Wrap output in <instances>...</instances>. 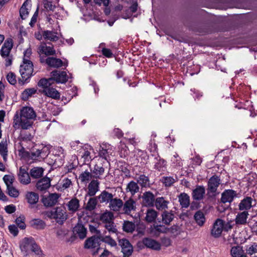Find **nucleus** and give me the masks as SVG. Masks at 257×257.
<instances>
[{"mask_svg": "<svg viewBox=\"0 0 257 257\" xmlns=\"http://www.w3.org/2000/svg\"><path fill=\"white\" fill-rule=\"evenodd\" d=\"M19 71L22 78L18 79V82L20 85H23L26 82H28V80L34 75L33 62L30 60L24 59L20 65Z\"/></svg>", "mask_w": 257, "mask_h": 257, "instance_id": "obj_1", "label": "nucleus"}, {"mask_svg": "<svg viewBox=\"0 0 257 257\" xmlns=\"http://www.w3.org/2000/svg\"><path fill=\"white\" fill-rule=\"evenodd\" d=\"M42 214L50 219H54L59 224H62L67 219L65 209L61 207H57L51 210L44 211Z\"/></svg>", "mask_w": 257, "mask_h": 257, "instance_id": "obj_2", "label": "nucleus"}, {"mask_svg": "<svg viewBox=\"0 0 257 257\" xmlns=\"http://www.w3.org/2000/svg\"><path fill=\"white\" fill-rule=\"evenodd\" d=\"M221 183L220 177L216 175H213L208 179L207 186V196L208 199H215L219 194L217 189Z\"/></svg>", "mask_w": 257, "mask_h": 257, "instance_id": "obj_3", "label": "nucleus"}, {"mask_svg": "<svg viewBox=\"0 0 257 257\" xmlns=\"http://www.w3.org/2000/svg\"><path fill=\"white\" fill-rule=\"evenodd\" d=\"M33 124V122L31 119L20 116L17 112L14 115L13 118V127L16 130L20 128L23 130H28L32 126Z\"/></svg>", "mask_w": 257, "mask_h": 257, "instance_id": "obj_4", "label": "nucleus"}, {"mask_svg": "<svg viewBox=\"0 0 257 257\" xmlns=\"http://www.w3.org/2000/svg\"><path fill=\"white\" fill-rule=\"evenodd\" d=\"M50 145L43 146L41 145L39 146V148L34 149L31 151L30 157L32 159L40 160L45 159L50 154Z\"/></svg>", "mask_w": 257, "mask_h": 257, "instance_id": "obj_5", "label": "nucleus"}, {"mask_svg": "<svg viewBox=\"0 0 257 257\" xmlns=\"http://www.w3.org/2000/svg\"><path fill=\"white\" fill-rule=\"evenodd\" d=\"M101 241V236L93 235L85 241L84 247L87 249L96 248V250L92 253L93 255H95L98 253L99 250L101 249L100 245Z\"/></svg>", "mask_w": 257, "mask_h": 257, "instance_id": "obj_6", "label": "nucleus"}, {"mask_svg": "<svg viewBox=\"0 0 257 257\" xmlns=\"http://www.w3.org/2000/svg\"><path fill=\"white\" fill-rule=\"evenodd\" d=\"M18 179L20 183L24 185L31 183V179L27 167H21L17 172Z\"/></svg>", "mask_w": 257, "mask_h": 257, "instance_id": "obj_7", "label": "nucleus"}, {"mask_svg": "<svg viewBox=\"0 0 257 257\" xmlns=\"http://www.w3.org/2000/svg\"><path fill=\"white\" fill-rule=\"evenodd\" d=\"M59 197L58 193H49L48 196L43 195L41 201L45 207H51L56 204Z\"/></svg>", "mask_w": 257, "mask_h": 257, "instance_id": "obj_8", "label": "nucleus"}, {"mask_svg": "<svg viewBox=\"0 0 257 257\" xmlns=\"http://www.w3.org/2000/svg\"><path fill=\"white\" fill-rule=\"evenodd\" d=\"M118 244L121 247V251L123 257H130L133 251V246L126 238H122L118 240Z\"/></svg>", "mask_w": 257, "mask_h": 257, "instance_id": "obj_9", "label": "nucleus"}, {"mask_svg": "<svg viewBox=\"0 0 257 257\" xmlns=\"http://www.w3.org/2000/svg\"><path fill=\"white\" fill-rule=\"evenodd\" d=\"M39 51L40 53L48 56L56 54V50L50 42H41L39 47Z\"/></svg>", "mask_w": 257, "mask_h": 257, "instance_id": "obj_10", "label": "nucleus"}, {"mask_svg": "<svg viewBox=\"0 0 257 257\" xmlns=\"http://www.w3.org/2000/svg\"><path fill=\"white\" fill-rule=\"evenodd\" d=\"M223 222L221 219L218 218L213 223L211 234L215 238L219 237L223 230Z\"/></svg>", "mask_w": 257, "mask_h": 257, "instance_id": "obj_11", "label": "nucleus"}, {"mask_svg": "<svg viewBox=\"0 0 257 257\" xmlns=\"http://www.w3.org/2000/svg\"><path fill=\"white\" fill-rule=\"evenodd\" d=\"M143 244L146 247L151 248L155 250H160L161 249V244L157 240L149 237H145L143 239L141 242H139V244Z\"/></svg>", "mask_w": 257, "mask_h": 257, "instance_id": "obj_12", "label": "nucleus"}, {"mask_svg": "<svg viewBox=\"0 0 257 257\" xmlns=\"http://www.w3.org/2000/svg\"><path fill=\"white\" fill-rule=\"evenodd\" d=\"M237 193L232 189H226L221 194V202L223 203H231L236 197Z\"/></svg>", "mask_w": 257, "mask_h": 257, "instance_id": "obj_13", "label": "nucleus"}, {"mask_svg": "<svg viewBox=\"0 0 257 257\" xmlns=\"http://www.w3.org/2000/svg\"><path fill=\"white\" fill-rule=\"evenodd\" d=\"M143 204L146 207H153L156 200L154 194L149 191L145 192L142 195Z\"/></svg>", "mask_w": 257, "mask_h": 257, "instance_id": "obj_14", "label": "nucleus"}, {"mask_svg": "<svg viewBox=\"0 0 257 257\" xmlns=\"http://www.w3.org/2000/svg\"><path fill=\"white\" fill-rule=\"evenodd\" d=\"M51 76H54L57 83H65L68 79L67 73L64 71L55 70L51 72Z\"/></svg>", "mask_w": 257, "mask_h": 257, "instance_id": "obj_15", "label": "nucleus"}, {"mask_svg": "<svg viewBox=\"0 0 257 257\" xmlns=\"http://www.w3.org/2000/svg\"><path fill=\"white\" fill-rule=\"evenodd\" d=\"M205 193V187L202 185H197L196 188L192 190V198L195 201H200L203 199Z\"/></svg>", "mask_w": 257, "mask_h": 257, "instance_id": "obj_16", "label": "nucleus"}, {"mask_svg": "<svg viewBox=\"0 0 257 257\" xmlns=\"http://www.w3.org/2000/svg\"><path fill=\"white\" fill-rule=\"evenodd\" d=\"M253 199L251 197L246 196L242 199L238 204L240 211H247L251 209L254 205H252Z\"/></svg>", "mask_w": 257, "mask_h": 257, "instance_id": "obj_17", "label": "nucleus"}, {"mask_svg": "<svg viewBox=\"0 0 257 257\" xmlns=\"http://www.w3.org/2000/svg\"><path fill=\"white\" fill-rule=\"evenodd\" d=\"M51 186V180L49 178L45 177L40 179L36 184L37 189L40 191L47 190Z\"/></svg>", "mask_w": 257, "mask_h": 257, "instance_id": "obj_18", "label": "nucleus"}, {"mask_svg": "<svg viewBox=\"0 0 257 257\" xmlns=\"http://www.w3.org/2000/svg\"><path fill=\"white\" fill-rule=\"evenodd\" d=\"M13 46V40L7 39L4 42L1 50V54L3 57H8Z\"/></svg>", "mask_w": 257, "mask_h": 257, "instance_id": "obj_19", "label": "nucleus"}, {"mask_svg": "<svg viewBox=\"0 0 257 257\" xmlns=\"http://www.w3.org/2000/svg\"><path fill=\"white\" fill-rule=\"evenodd\" d=\"M122 207L124 214L129 215L132 211L136 210V202L131 198L123 203Z\"/></svg>", "mask_w": 257, "mask_h": 257, "instance_id": "obj_20", "label": "nucleus"}, {"mask_svg": "<svg viewBox=\"0 0 257 257\" xmlns=\"http://www.w3.org/2000/svg\"><path fill=\"white\" fill-rule=\"evenodd\" d=\"M73 232L75 235L83 239L86 236L87 229L82 224L78 223L73 228Z\"/></svg>", "mask_w": 257, "mask_h": 257, "instance_id": "obj_21", "label": "nucleus"}, {"mask_svg": "<svg viewBox=\"0 0 257 257\" xmlns=\"http://www.w3.org/2000/svg\"><path fill=\"white\" fill-rule=\"evenodd\" d=\"M99 183L97 180H93L89 184L88 186V191L85 195V199L87 196H94L99 190Z\"/></svg>", "mask_w": 257, "mask_h": 257, "instance_id": "obj_22", "label": "nucleus"}, {"mask_svg": "<svg viewBox=\"0 0 257 257\" xmlns=\"http://www.w3.org/2000/svg\"><path fill=\"white\" fill-rule=\"evenodd\" d=\"M168 227L163 224H154L151 228L150 233L154 236H158L161 233H167Z\"/></svg>", "mask_w": 257, "mask_h": 257, "instance_id": "obj_23", "label": "nucleus"}, {"mask_svg": "<svg viewBox=\"0 0 257 257\" xmlns=\"http://www.w3.org/2000/svg\"><path fill=\"white\" fill-rule=\"evenodd\" d=\"M19 116L24 118L32 119L36 117V115L32 107L26 106L23 107L22 108L21 110L20 115Z\"/></svg>", "mask_w": 257, "mask_h": 257, "instance_id": "obj_24", "label": "nucleus"}, {"mask_svg": "<svg viewBox=\"0 0 257 257\" xmlns=\"http://www.w3.org/2000/svg\"><path fill=\"white\" fill-rule=\"evenodd\" d=\"M45 63L49 67L59 68L64 65L61 59L53 57H48L45 60Z\"/></svg>", "mask_w": 257, "mask_h": 257, "instance_id": "obj_25", "label": "nucleus"}, {"mask_svg": "<svg viewBox=\"0 0 257 257\" xmlns=\"http://www.w3.org/2000/svg\"><path fill=\"white\" fill-rule=\"evenodd\" d=\"M43 36L46 41L56 42L59 38L58 33L54 31L44 30Z\"/></svg>", "mask_w": 257, "mask_h": 257, "instance_id": "obj_26", "label": "nucleus"}, {"mask_svg": "<svg viewBox=\"0 0 257 257\" xmlns=\"http://www.w3.org/2000/svg\"><path fill=\"white\" fill-rule=\"evenodd\" d=\"M169 201L163 197H159L156 198L154 205L159 210H165L168 208Z\"/></svg>", "mask_w": 257, "mask_h": 257, "instance_id": "obj_27", "label": "nucleus"}, {"mask_svg": "<svg viewBox=\"0 0 257 257\" xmlns=\"http://www.w3.org/2000/svg\"><path fill=\"white\" fill-rule=\"evenodd\" d=\"M32 237H25L21 242L20 247L22 252L27 253L30 249L31 248L32 245L34 241Z\"/></svg>", "mask_w": 257, "mask_h": 257, "instance_id": "obj_28", "label": "nucleus"}, {"mask_svg": "<svg viewBox=\"0 0 257 257\" xmlns=\"http://www.w3.org/2000/svg\"><path fill=\"white\" fill-rule=\"evenodd\" d=\"M157 162L154 165V169L159 172L165 171L167 168V162L164 159L161 158L158 154L155 158Z\"/></svg>", "mask_w": 257, "mask_h": 257, "instance_id": "obj_29", "label": "nucleus"}, {"mask_svg": "<svg viewBox=\"0 0 257 257\" xmlns=\"http://www.w3.org/2000/svg\"><path fill=\"white\" fill-rule=\"evenodd\" d=\"M145 220L148 223H153L156 221L158 216V212L153 208L147 210Z\"/></svg>", "mask_w": 257, "mask_h": 257, "instance_id": "obj_30", "label": "nucleus"}, {"mask_svg": "<svg viewBox=\"0 0 257 257\" xmlns=\"http://www.w3.org/2000/svg\"><path fill=\"white\" fill-rule=\"evenodd\" d=\"M161 216L162 223L165 225H170V223L173 220L175 215L172 210L170 211L165 210L162 212Z\"/></svg>", "mask_w": 257, "mask_h": 257, "instance_id": "obj_31", "label": "nucleus"}, {"mask_svg": "<svg viewBox=\"0 0 257 257\" xmlns=\"http://www.w3.org/2000/svg\"><path fill=\"white\" fill-rule=\"evenodd\" d=\"M248 215L249 214L247 211H242L238 213L235 219V224L236 225H245L247 222Z\"/></svg>", "mask_w": 257, "mask_h": 257, "instance_id": "obj_32", "label": "nucleus"}, {"mask_svg": "<svg viewBox=\"0 0 257 257\" xmlns=\"http://www.w3.org/2000/svg\"><path fill=\"white\" fill-rule=\"evenodd\" d=\"M30 226L37 230H43L46 226V222L39 218H35L30 221Z\"/></svg>", "mask_w": 257, "mask_h": 257, "instance_id": "obj_33", "label": "nucleus"}, {"mask_svg": "<svg viewBox=\"0 0 257 257\" xmlns=\"http://www.w3.org/2000/svg\"><path fill=\"white\" fill-rule=\"evenodd\" d=\"M42 93L46 96L54 99H59L60 94L55 88L52 87L47 89H43Z\"/></svg>", "mask_w": 257, "mask_h": 257, "instance_id": "obj_34", "label": "nucleus"}, {"mask_svg": "<svg viewBox=\"0 0 257 257\" xmlns=\"http://www.w3.org/2000/svg\"><path fill=\"white\" fill-rule=\"evenodd\" d=\"M123 201L119 198H112L109 204L110 210L113 211H118L122 207Z\"/></svg>", "mask_w": 257, "mask_h": 257, "instance_id": "obj_35", "label": "nucleus"}, {"mask_svg": "<svg viewBox=\"0 0 257 257\" xmlns=\"http://www.w3.org/2000/svg\"><path fill=\"white\" fill-rule=\"evenodd\" d=\"M113 197V195L112 193L104 190L101 192L100 194L97 197V198L101 203H105L107 204L110 203Z\"/></svg>", "mask_w": 257, "mask_h": 257, "instance_id": "obj_36", "label": "nucleus"}, {"mask_svg": "<svg viewBox=\"0 0 257 257\" xmlns=\"http://www.w3.org/2000/svg\"><path fill=\"white\" fill-rule=\"evenodd\" d=\"M179 202L182 208H187L190 204V197L185 193H182L178 196Z\"/></svg>", "mask_w": 257, "mask_h": 257, "instance_id": "obj_37", "label": "nucleus"}, {"mask_svg": "<svg viewBox=\"0 0 257 257\" xmlns=\"http://www.w3.org/2000/svg\"><path fill=\"white\" fill-rule=\"evenodd\" d=\"M194 219L197 225L200 226H202L206 221L204 213L201 210H199L195 212Z\"/></svg>", "mask_w": 257, "mask_h": 257, "instance_id": "obj_38", "label": "nucleus"}, {"mask_svg": "<svg viewBox=\"0 0 257 257\" xmlns=\"http://www.w3.org/2000/svg\"><path fill=\"white\" fill-rule=\"evenodd\" d=\"M44 169L42 167H33L30 170V176L32 179L41 178L43 175Z\"/></svg>", "mask_w": 257, "mask_h": 257, "instance_id": "obj_39", "label": "nucleus"}, {"mask_svg": "<svg viewBox=\"0 0 257 257\" xmlns=\"http://www.w3.org/2000/svg\"><path fill=\"white\" fill-rule=\"evenodd\" d=\"M137 182L142 188H149L151 186L150 179L148 176L144 174L140 175L138 179Z\"/></svg>", "mask_w": 257, "mask_h": 257, "instance_id": "obj_40", "label": "nucleus"}, {"mask_svg": "<svg viewBox=\"0 0 257 257\" xmlns=\"http://www.w3.org/2000/svg\"><path fill=\"white\" fill-rule=\"evenodd\" d=\"M67 206L70 211L75 212L80 207L79 200L76 198H72L68 202Z\"/></svg>", "mask_w": 257, "mask_h": 257, "instance_id": "obj_41", "label": "nucleus"}, {"mask_svg": "<svg viewBox=\"0 0 257 257\" xmlns=\"http://www.w3.org/2000/svg\"><path fill=\"white\" fill-rule=\"evenodd\" d=\"M178 181V177L175 176L174 178L172 176H164L162 178L161 182L166 187H169L173 185V184Z\"/></svg>", "mask_w": 257, "mask_h": 257, "instance_id": "obj_42", "label": "nucleus"}, {"mask_svg": "<svg viewBox=\"0 0 257 257\" xmlns=\"http://www.w3.org/2000/svg\"><path fill=\"white\" fill-rule=\"evenodd\" d=\"M104 172V169L102 163H98L94 166L92 173L94 177L96 178L100 179V176L102 175Z\"/></svg>", "mask_w": 257, "mask_h": 257, "instance_id": "obj_43", "label": "nucleus"}, {"mask_svg": "<svg viewBox=\"0 0 257 257\" xmlns=\"http://www.w3.org/2000/svg\"><path fill=\"white\" fill-rule=\"evenodd\" d=\"M136 224L135 223L128 221L124 220L122 224L123 230L127 233H133L135 230Z\"/></svg>", "mask_w": 257, "mask_h": 257, "instance_id": "obj_44", "label": "nucleus"}, {"mask_svg": "<svg viewBox=\"0 0 257 257\" xmlns=\"http://www.w3.org/2000/svg\"><path fill=\"white\" fill-rule=\"evenodd\" d=\"M28 202L31 205L36 204L39 200V195L33 192H29L26 194Z\"/></svg>", "mask_w": 257, "mask_h": 257, "instance_id": "obj_45", "label": "nucleus"}, {"mask_svg": "<svg viewBox=\"0 0 257 257\" xmlns=\"http://www.w3.org/2000/svg\"><path fill=\"white\" fill-rule=\"evenodd\" d=\"M135 230L137 233L135 236L142 237L145 234L146 226L144 223L139 222L136 224Z\"/></svg>", "mask_w": 257, "mask_h": 257, "instance_id": "obj_46", "label": "nucleus"}, {"mask_svg": "<svg viewBox=\"0 0 257 257\" xmlns=\"http://www.w3.org/2000/svg\"><path fill=\"white\" fill-rule=\"evenodd\" d=\"M113 214L111 211H106L103 213L100 216V220L105 224L113 221Z\"/></svg>", "mask_w": 257, "mask_h": 257, "instance_id": "obj_47", "label": "nucleus"}, {"mask_svg": "<svg viewBox=\"0 0 257 257\" xmlns=\"http://www.w3.org/2000/svg\"><path fill=\"white\" fill-rule=\"evenodd\" d=\"M126 190L130 192L132 195H134L139 192V186L138 182L134 181H130L127 185Z\"/></svg>", "mask_w": 257, "mask_h": 257, "instance_id": "obj_48", "label": "nucleus"}, {"mask_svg": "<svg viewBox=\"0 0 257 257\" xmlns=\"http://www.w3.org/2000/svg\"><path fill=\"white\" fill-rule=\"evenodd\" d=\"M97 204V199L96 197H91L89 199L85 207V209L91 211L96 208Z\"/></svg>", "mask_w": 257, "mask_h": 257, "instance_id": "obj_49", "label": "nucleus"}, {"mask_svg": "<svg viewBox=\"0 0 257 257\" xmlns=\"http://www.w3.org/2000/svg\"><path fill=\"white\" fill-rule=\"evenodd\" d=\"M244 253L242 247L239 245L232 247L230 250V254L232 257H239Z\"/></svg>", "mask_w": 257, "mask_h": 257, "instance_id": "obj_50", "label": "nucleus"}, {"mask_svg": "<svg viewBox=\"0 0 257 257\" xmlns=\"http://www.w3.org/2000/svg\"><path fill=\"white\" fill-rule=\"evenodd\" d=\"M8 153V150L7 143L2 142L0 143V154L5 162L7 161Z\"/></svg>", "mask_w": 257, "mask_h": 257, "instance_id": "obj_51", "label": "nucleus"}, {"mask_svg": "<svg viewBox=\"0 0 257 257\" xmlns=\"http://www.w3.org/2000/svg\"><path fill=\"white\" fill-rule=\"evenodd\" d=\"M36 92V90L34 88L26 89L22 93V99L24 100H27L29 97L31 96Z\"/></svg>", "mask_w": 257, "mask_h": 257, "instance_id": "obj_52", "label": "nucleus"}, {"mask_svg": "<svg viewBox=\"0 0 257 257\" xmlns=\"http://www.w3.org/2000/svg\"><path fill=\"white\" fill-rule=\"evenodd\" d=\"M92 177V174L88 170H85L80 174L79 179L82 182H87L90 180Z\"/></svg>", "mask_w": 257, "mask_h": 257, "instance_id": "obj_53", "label": "nucleus"}, {"mask_svg": "<svg viewBox=\"0 0 257 257\" xmlns=\"http://www.w3.org/2000/svg\"><path fill=\"white\" fill-rule=\"evenodd\" d=\"M245 250L246 253L251 255L257 252V243L253 242L251 245L245 246Z\"/></svg>", "mask_w": 257, "mask_h": 257, "instance_id": "obj_54", "label": "nucleus"}, {"mask_svg": "<svg viewBox=\"0 0 257 257\" xmlns=\"http://www.w3.org/2000/svg\"><path fill=\"white\" fill-rule=\"evenodd\" d=\"M7 193L12 197L16 198L19 195V191L13 186L7 187Z\"/></svg>", "mask_w": 257, "mask_h": 257, "instance_id": "obj_55", "label": "nucleus"}, {"mask_svg": "<svg viewBox=\"0 0 257 257\" xmlns=\"http://www.w3.org/2000/svg\"><path fill=\"white\" fill-rule=\"evenodd\" d=\"M25 217L24 215H21L17 218L15 222L17 226L21 229H25L26 225L25 222Z\"/></svg>", "mask_w": 257, "mask_h": 257, "instance_id": "obj_56", "label": "nucleus"}, {"mask_svg": "<svg viewBox=\"0 0 257 257\" xmlns=\"http://www.w3.org/2000/svg\"><path fill=\"white\" fill-rule=\"evenodd\" d=\"M3 180L6 184L7 187L13 186V184L15 180V177L13 175H5L3 177Z\"/></svg>", "mask_w": 257, "mask_h": 257, "instance_id": "obj_57", "label": "nucleus"}, {"mask_svg": "<svg viewBox=\"0 0 257 257\" xmlns=\"http://www.w3.org/2000/svg\"><path fill=\"white\" fill-rule=\"evenodd\" d=\"M247 184L248 186H253L256 185L257 182V175L255 174L249 175L247 178Z\"/></svg>", "mask_w": 257, "mask_h": 257, "instance_id": "obj_58", "label": "nucleus"}, {"mask_svg": "<svg viewBox=\"0 0 257 257\" xmlns=\"http://www.w3.org/2000/svg\"><path fill=\"white\" fill-rule=\"evenodd\" d=\"M20 15L22 19H25L29 15V12L26 8V2H25L20 9Z\"/></svg>", "mask_w": 257, "mask_h": 257, "instance_id": "obj_59", "label": "nucleus"}, {"mask_svg": "<svg viewBox=\"0 0 257 257\" xmlns=\"http://www.w3.org/2000/svg\"><path fill=\"white\" fill-rule=\"evenodd\" d=\"M180 227L177 225H173L170 227H168L167 233H170L172 236H176L179 234Z\"/></svg>", "mask_w": 257, "mask_h": 257, "instance_id": "obj_60", "label": "nucleus"}, {"mask_svg": "<svg viewBox=\"0 0 257 257\" xmlns=\"http://www.w3.org/2000/svg\"><path fill=\"white\" fill-rule=\"evenodd\" d=\"M104 227L109 231V233H113L117 232L116 225H114V223L113 221L106 223L104 225Z\"/></svg>", "mask_w": 257, "mask_h": 257, "instance_id": "obj_61", "label": "nucleus"}, {"mask_svg": "<svg viewBox=\"0 0 257 257\" xmlns=\"http://www.w3.org/2000/svg\"><path fill=\"white\" fill-rule=\"evenodd\" d=\"M7 79L11 85H14L17 83L16 75L14 72H9L7 75Z\"/></svg>", "mask_w": 257, "mask_h": 257, "instance_id": "obj_62", "label": "nucleus"}, {"mask_svg": "<svg viewBox=\"0 0 257 257\" xmlns=\"http://www.w3.org/2000/svg\"><path fill=\"white\" fill-rule=\"evenodd\" d=\"M98 154L100 157L104 159L108 162V160H109L110 157L107 150L102 148L99 150Z\"/></svg>", "mask_w": 257, "mask_h": 257, "instance_id": "obj_63", "label": "nucleus"}, {"mask_svg": "<svg viewBox=\"0 0 257 257\" xmlns=\"http://www.w3.org/2000/svg\"><path fill=\"white\" fill-rule=\"evenodd\" d=\"M38 85L40 87L43 88L44 89L49 88L50 83H48V80L46 78H42L38 82Z\"/></svg>", "mask_w": 257, "mask_h": 257, "instance_id": "obj_64", "label": "nucleus"}]
</instances>
